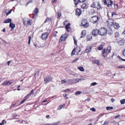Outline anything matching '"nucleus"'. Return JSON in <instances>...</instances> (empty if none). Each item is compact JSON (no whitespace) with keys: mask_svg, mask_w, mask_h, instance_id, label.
<instances>
[{"mask_svg":"<svg viewBox=\"0 0 125 125\" xmlns=\"http://www.w3.org/2000/svg\"><path fill=\"white\" fill-rule=\"evenodd\" d=\"M99 19L98 16H94L92 17L91 18V21L93 24L97 23Z\"/></svg>","mask_w":125,"mask_h":125,"instance_id":"1","label":"nucleus"},{"mask_svg":"<svg viewBox=\"0 0 125 125\" xmlns=\"http://www.w3.org/2000/svg\"><path fill=\"white\" fill-rule=\"evenodd\" d=\"M114 21L112 19H108L105 22V25L108 27L110 28L112 27L114 23Z\"/></svg>","mask_w":125,"mask_h":125,"instance_id":"2","label":"nucleus"},{"mask_svg":"<svg viewBox=\"0 0 125 125\" xmlns=\"http://www.w3.org/2000/svg\"><path fill=\"white\" fill-rule=\"evenodd\" d=\"M81 25L85 28H87L89 26V24L87 20L85 19H83L81 23Z\"/></svg>","mask_w":125,"mask_h":125,"instance_id":"3","label":"nucleus"},{"mask_svg":"<svg viewBox=\"0 0 125 125\" xmlns=\"http://www.w3.org/2000/svg\"><path fill=\"white\" fill-rule=\"evenodd\" d=\"M53 79V77L51 75H47L44 78V81L45 84H46L49 82L52 81Z\"/></svg>","mask_w":125,"mask_h":125,"instance_id":"4","label":"nucleus"},{"mask_svg":"<svg viewBox=\"0 0 125 125\" xmlns=\"http://www.w3.org/2000/svg\"><path fill=\"white\" fill-rule=\"evenodd\" d=\"M99 34L101 36H104L107 33V29L104 28H102L99 30Z\"/></svg>","mask_w":125,"mask_h":125,"instance_id":"5","label":"nucleus"},{"mask_svg":"<svg viewBox=\"0 0 125 125\" xmlns=\"http://www.w3.org/2000/svg\"><path fill=\"white\" fill-rule=\"evenodd\" d=\"M67 34H65L61 36L60 40H59V42L61 43L62 41H64L67 39Z\"/></svg>","mask_w":125,"mask_h":125,"instance_id":"6","label":"nucleus"},{"mask_svg":"<svg viewBox=\"0 0 125 125\" xmlns=\"http://www.w3.org/2000/svg\"><path fill=\"white\" fill-rule=\"evenodd\" d=\"M23 23L24 25L25 26H27L29 25H31L32 23V21L30 19L27 21L26 20H24Z\"/></svg>","mask_w":125,"mask_h":125,"instance_id":"7","label":"nucleus"},{"mask_svg":"<svg viewBox=\"0 0 125 125\" xmlns=\"http://www.w3.org/2000/svg\"><path fill=\"white\" fill-rule=\"evenodd\" d=\"M49 33L48 32H44L41 35V38L43 40H46L47 38Z\"/></svg>","mask_w":125,"mask_h":125,"instance_id":"8","label":"nucleus"},{"mask_svg":"<svg viewBox=\"0 0 125 125\" xmlns=\"http://www.w3.org/2000/svg\"><path fill=\"white\" fill-rule=\"evenodd\" d=\"M75 14L78 16H79L81 14L82 11L79 8H77L75 10Z\"/></svg>","mask_w":125,"mask_h":125,"instance_id":"9","label":"nucleus"},{"mask_svg":"<svg viewBox=\"0 0 125 125\" xmlns=\"http://www.w3.org/2000/svg\"><path fill=\"white\" fill-rule=\"evenodd\" d=\"M12 83V80H10L8 81H6L4 82L2 84V85H10Z\"/></svg>","mask_w":125,"mask_h":125,"instance_id":"10","label":"nucleus"},{"mask_svg":"<svg viewBox=\"0 0 125 125\" xmlns=\"http://www.w3.org/2000/svg\"><path fill=\"white\" fill-rule=\"evenodd\" d=\"M92 33L93 35L95 36H96L98 34H99V30L95 29L93 30L92 31Z\"/></svg>","mask_w":125,"mask_h":125,"instance_id":"11","label":"nucleus"},{"mask_svg":"<svg viewBox=\"0 0 125 125\" xmlns=\"http://www.w3.org/2000/svg\"><path fill=\"white\" fill-rule=\"evenodd\" d=\"M39 12V9L38 8H36L33 11L32 14L34 16H36L37 15Z\"/></svg>","mask_w":125,"mask_h":125,"instance_id":"12","label":"nucleus"},{"mask_svg":"<svg viewBox=\"0 0 125 125\" xmlns=\"http://www.w3.org/2000/svg\"><path fill=\"white\" fill-rule=\"evenodd\" d=\"M80 79H74L72 80V83L73 84L76 83L78 82L80 80H81Z\"/></svg>","mask_w":125,"mask_h":125,"instance_id":"13","label":"nucleus"},{"mask_svg":"<svg viewBox=\"0 0 125 125\" xmlns=\"http://www.w3.org/2000/svg\"><path fill=\"white\" fill-rule=\"evenodd\" d=\"M113 1L111 0H107V6L108 7H110L112 6L113 4Z\"/></svg>","mask_w":125,"mask_h":125,"instance_id":"14","label":"nucleus"},{"mask_svg":"<svg viewBox=\"0 0 125 125\" xmlns=\"http://www.w3.org/2000/svg\"><path fill=\"white\" fill-rule=\"evenodd\" d=\"M97 6L96 7V8L97 9V11H98L99 10H100L101 9H102V7H101V6L99 2L98 1L97 2Z\"/></svg>","mask_w":125,"mask_h":125,"instance_id":"15","label":"nucleus"},{"mask_svg":"<svg viewBox=\"0 0 125 125\" xmlns=\"http://www.w3.org/2000/svg\"><path fill=\"white\" fill-rule=\"evenodd\" d=\"M92 49L91 47L90 46H87L86 48L85 52L88 53L90 52Z\"/></svg>","mask_w":125,"mask_h":125,"instance_id":"16","label":"nucleus"},{"mask_svg":"<svg viewBox=\"0 0 125 125\" xmlns=\"http://www.w3.org/2000/svg\"><path fill=\"white\" fill-rule=\"evenodd\" d=\"M74 49H75V51L77 52V54L81 51V49L79 47H77L76 48H74Z\"/></svg>","mask_w":125,"mask_h":125,"instance_id":"17","label":"nucleus"},{"mask_svg":"<svg viewBox=\"0 0 125 125\" xmlns=\"http://www.w3.org/2000/svg\"><path fill=\"white\" fill-rule=\"evenodd\" d=\"M125 42V41L122 40L119 41L118 42V44L120 45H122L124 44Z\"/></svg>","mask_w":125,"mask_h":125,"instance_id":"18","label":"nucleus"},{"mask_svg":"<svg viewBox=\"0 0 125 125\" xmlns=\"http://www.w3.org/2000/svg\"><path fill=\"white\" fill-rule=\"evenodd\" d=\"M104 43H102L99 47L97 48V49L99 50H102L103 48V46L104 45Z\"/></svg>","mask_w":125,"mask_h":125,"instance_id":"19","label":"nucleus"},{"mask_svg":"<svg viewBox=\"0 0 125 125\" xmlns=\"http://www.w3.org/2000/svg\"><path fill=\"white\" fill-rule=\"evenodd\" d=\"M70 24L68 23V24H67L65 27L66 30L68 31H69L70 30H69L70 29Z\"/></svg>","mask_w":125,"mask_h":125,"instance_id":"20","label":"nucleus"},{"mask_svg":"<svg viewBox=\"0 0 125 125\" xmlns=\"http://www.w3.org/2000/svg\"><path fill=\"white\" fill-rule=\"evenodd\" d=\"M86 35V31L85 30H83L81 33V36L80 37V38H83Z\"/></svg>","mask_w":125,"mask_h":125,"instance_id":"21","label":"nucleus"},{"mask_svg":"<svg viewBox=\"0 0 125 125\" xmlns=\"http://www.w3.org/2000/svg\"><path fill=\"white\" fill-rule=\"evenodd\" d=\"M92 35L91 34L87 35V38L88 41H91L92 40Z\"/></svg>","mask_w":125,"mask_h":125,"instance_id":"22","label":"nucleus"},{"mask_svg":"<svg viewBox=\"0 0 125 125\" xmlns=\"http://www.w3.org/2000/svg\"><path fill=\"white\" fill-rule=\"evenodd\" d=\"M52 20V19L51 18L47 17L44 21V23H45L47 22H50Z\"/></svg>","mask_w":125,"mask_h":125,"instance_id":"23","label":"nucleus"},{"mask_svg":"<svg viewBox=\"0 0 125 125\" xmlns=\"http://www.w3.org/2000/svg\"><path fill=\"white\" fill-rule=\"evenodd\" d=\"M15 24H13L12 23L10 22L9 25V27L11 28V30H12V29H13L15 27Z\"/></svg>","mask_w":125,"mask_h":125,"instance_id":"24","label":"nucleus"},{"mask_svg":"<svg viewBox=\"0 0 125 125\" xmlns=\"http://www.w3.org/2000/svg\"><path fill=\"white\" fill-rule=\"evenodd\" d=\"M114 27L115 29H118L120 27L119 24L117 23H116L113 24Z\"/></svg>","mask_w":125,"mask_h":125,"instance_id":"25","label":"nucleus"},{"mask_svg":"<svg viewBox=\"0 0 125 125\" xmlns=\"http://www.w3.org/2000/svg\"><path fill=\"white\" fill-rule=\"evenodd\" d=\"M12 21L11 19L8 18L7 19L5 20L4 22V23H7L9 22H11Z\"/></svg>","mask_w":125,"mask_h":125,"instance_id":"26","label":"nucleus"},{"mask_svg":"<svg viewBox=\"0 0 125 125\" xmlns=\"http://www.w3.org/2000/svg\"><path fill=\"white\" fill-rule=\"evenodd\" d=\"M105 49H104L103 51V55L104 57H106L108 54V53L105 51Z\"/></svg>","mask_w":125,"mask_h":125,"instance_id":"27","label":"nucleus"},{"mask_svg":"<svg viewBox=\"0 0 125 125\" xmlns=\"http://www.w3.org/2000/svg\"><path fill=\"white\" fill-rule=\"evenodd\" d=\"M111 50V47L110 46H108L107 47V49H105V51L108 53L110 52Z\"/></svg>","mask_w":125,"mask_h":125,"instance_id":"28","label":"nucleus"},{"mask_svg":"<svg viewBox=\"0 0 125 125\" xmlns=\"http://www.w3.org/2000/svg\"><path fill=\"white\" fill-rule=\"evenodd\" d=\"M87 7V4L86 3H84L82 5H81V8L83 9H84L86 8Z\"/></svg>","mask_w":125,"mask_h":125,"instance_id":"29","label":"nucleus"},{"mask_svg":"<svg viewBox=\"0 0 125 125\" xmlns=\"http://www.w3.org/2000/svg\"><path fill=\"white\" fill-rule=\"evenodd\" d=\"M117 68L122 69L123 68H125V65H121L119 66H117L116 67Z\"/></svg>","mask_w":125,"mask_h":125,"instance_id":"30","label":"nucleus"},{"mask_svg":"<svg viewBox=\"0 0 125 125\" xmlns=\"http://www.w3.org/2000/svg\"><path fill=\"white\" fill-rule=\"evenodd\" d=\"M64 105H65V104H61L59 106L57 109V110H61Z\"/></svg>","mask_w":125,"mask_h":125,"instance_id":"31","label":"nucleus"},{"mask_svg":"<svg viewBox=\"0 0 125 125\" xmlns=\"http://www.w3.org/2000/svg\"><path fill=\"white\" fill-rule=\"evenodd\" d=\"M78 69L81 71H84V69L83 67L82 66H80L78 67Z\"/></svg>","mask_w":125,"mask_h":125,"instance_id":"32","label":"nucleus"},{"mask_svg":"<svg viewBox=\"0 0 125 125\" xmlns=\"http://www.w3.org/2000/svg\"><path fill=\"white\" fill-rule=\"evenodd\" d=\"M94 63H96L98 65H100V63L98 60H95L94 61Z\"/></svg>","mask_w":125,"mask_h":125,"instance_id":"33","label":"nucleus"},{"mask_svg":"<svg viewBox=\"0 0 125 125\" xmlns=\"http://www.w3.org/2000/svg\"><path fill=\"white\" fill-rule=\"evenodd\" d=\"M71 90L70 89H67L62 91L63 92H68Z\"/></svg>","mask_w":125,"mask_h":125,"instance_id":"34","label":"nucleus"},{"mask_svg":"<svg viewBox=\"0 0 125 125\" xmlns=\"http://www.w3.org/2000/svg\"><path fill=\"white\" fill-rule=\"evenodd\" d=\"M119 36V34L118 32H116L115 33V37L116 38H117Z\"/></svg>","mask_w":125,"mask_h":125,"instance_id":"35","label":"nucleus"},{"mask_svg":"<svg viewBox=\"0 0 125 125\" xmlns=\"http://www.w3.org/2000/svg\"><path fill=\"white\" fill-rule=\"evenodd\" d=\"M74 4L76 5L78 4L79 2V0H74Z\"/></svg>","mask_w":125,"mask_h":125,"instance_id":"36","label":"nucleus"},{"mask_svg":"<svg viewBox=\"0 0 125 125\" xmlns=\"http://www.w3.org/2000/svg\"><path fill=\"white\" fill-rule=\"evenodd\" d=\"M95 10L94 9H92L91 10V13L92 14H94L95 13Z\"/></svg>","mask_w":125,"mask_h":125,"instance_id":"37","label":"nucleus"},{"mask_svg":"<svg viewBox=\"0 0 125 125\" xmlns=\"http://www.w3.org/2000/svg\"><path fill=\"white\" fill-rule=\"evenodd\" d=\"M31 94L30 93L29 94H27L26 96L24 97V98H25L27 99L30 97L31 96Z\"/></svg>","mask_w":125,"mask_h":125,"instance_id":"38","label":"nucleus"},{"mask_svg":"<svg viewBox=\"0 0 125 125\" xmlns=\"http://www.w3.org/2000/svg\"><path fill=\"white\" fill-rule=\"evenodd\" d=\"M120 102L121 104H124L125 103V99H123L120 101Z\"/></svg>","mask_w":125,"mask_h":125,"instance_id":"39","label":"nucleus"},{"mask_svg":"<svg viewBox=\"0 0 125 125\" xmlns=\"http://www.w3.org/2000/svg\"><path fill=\"white\" fill-rule=\"evenodd\" d=\"M82 93V92L80 91H78L75 92V94L76 95H79L80 94Z\"/></svg>","mask_w":125,"mask_h":125,"instance_id":"40","label":"nucleus"},{"mask_svg":"<svg viewBox=\"0 0 125 125\" xmlns=\"http://www.w3.org/2000/svg\"><path fill=\"white\" fill-rule=\"evenodd\" d=\"M75 52H76L75 51V49H74L72 52L71 55L73 56L74 55Z\"/></svg>","mask_w":125,"mask_h":125,"instance_id":"41","label":"nucleus"},{"mask_svg":"<svg viewBox=\"0 0 125 125\" xmlns=\"http://www.w3.org/2000/svg\"><path fill=\"white\" fill-rule=\"evenodd\" d=\"M91 7L94 8H96V5L94 3L92 4L91 6Z\"/></svg>","mask_w":125,"mask_h":125,"instance_id":"42","label":"nucleus"},{"mask_svg":"<svg viewBox=\"0 0 125 125\" xmlns=\"http://www.w3.org/2000/svg\"><path fill=\"white\" fill-rule=\"evenodd\" d=\"M113 107H112L108 106L106 107V109L107 110H109L113 109Z\"/></svg>","mask_w":125,"mask_h":125,"instance_id":"43","label":"nucleus"},{"mask_svg":"<svg viewBox=\"0 0 125 125\" xmlns=\"http://www.w3.org/2000/svg\"><path fill=\"white\" fill-rule=\"evenodd\" d=\"M24 99L23 100H22L19 104H18V105H20L21 104H22L24 102L26 101V100L27 99L26 98H24Z\"/></svg>","mask_w":125,"mask_h":125,"instance_id":"44","label":"nucleus"},{"mask_svg":"<svg viewBox=\"0 0 125 125\" xmlns=\"http://www.w3.org/2000/svg\"><path fill=\"white\" fill-rule=\"evenodd\" d=\"M60 122H57L54 123L53 124H51V125H59Z\"/></svg>","mask_w":125,"mask_h":125,"instance_id":"45","label":"nucleus"},{"mask_svg":"<svg viewBox=\"0 0 125 125\" xmlns=\"http://www.w3.org/2000/svg\"><path fill=\"white\" fill-rule=\"evenodd\" d=\"M29 41L28 42V44L29 45L30 44V42L31 39V36H29Z\"/></svg>","mask_w":125,"mask_h":125,"instance_id":"46","label":"nucleus"},{"mask_svg":"<svg viewBox=\"0 0 125 125\" xmlns=\"http://www.w3.org/2000/svg\"><path fill=\"white\" fill-rule=\"evenodd\" d=\"M12 10V9H11L10 11H9L8 13L7 12H6V14L7 16H8L9 15V14L10 13Z\"/></svg>","mask_w":125,"mask_h":125,"instance_id":"47","label":"nucleus"},{"mask_svg":"<svg viewBox=\"0 0 125 125\" xmlns=\"http://www.w3.org/2000/svg\"><path fill=\"white\" fill-rule=\"evenodd\" d=\"M79 59V58H77L76 59H74L73 61H72V63H73L74 62H76L77 61H78Z\"/></svg>","mask_w":125,"mask_h":125,"instance_id":"48","label":"nucleus"},{"mask_svg":"<svg viewBox=\"0 0 125 125\" xmlns=\"http://www.w3.org/2000/svg\"><path fill=\"white\" fill-rule=\"evenodd\" d=\"M73 40L74 44L76 45H77V41L75 39L74 37L73 38Z\"/></svg>","mask_w":125,"mask_h":125,"instance_id":"49","label":"nucleus"},{"mask_svg":"<svg viewBox=\"0 0 125 125\" xmlns=\"http://www.w3.org/2000/svg\"><path fill=\"white\" fill-rule=\"evenodd\" d=\"M102 1L104 3L105 5H106L107 4V0H102Z\"/></svg>","mask_w":125,"mask_h":125,"instance_id":"50","label":"nucleus"},{"mask_svg":"<svg viewBox=\"0 0 125 125\" xmlns=\"http://www.w3.org/2000/svg\"><path fill=\"white\" fill-rule=\"evenodd\" d=\"M67 81L65 79L62 80L61 81V82L62 83H64L66 82Z\"/></svg>","mask_w":125,"mask_h":125,"instance_id":"51","label":"nucleus"},{"mask_svg":"<svg viewBox=\"0 0 125 125\" xmlns=\"http://www.w3.org/2000/svg\"><path fill=\"white\" fill-rule=\"evenodd\" d=\"M97 84V83L94 82L91 83V85L92 86H94Z\"/></svg>","mask_w":125,"mask_h":125,"instance_id":"52","label":"nucleus"},{"mask_svg":"<svg viewBox=\"0 0 125 125\" xmlns=\"http://www.w3.org/2000/svg\"><path fill=\"white\" fill-rule=\"evenodd\" d=\"M61 12L59 13L58 14L57 16H58V18H59L61 16Z\"/></svg>","mask_w":125,"mask_h":125,"instance_id":"53","label":"nucleus"},{"mask_svg":"<svg viewBox=\"0 0 125 125\" xmlns=\"http://www.w3.org/2000/svg\"><path fill=\"white\" fill-rule=\"evenodd\" d=\"M90 110L94 112L95 111H96L95 109L94 108H91L90 109Z\"/></svg>","mask_w":125,"mask_h":125,"instance_id":"54","label":"nucleus"},{"mask_svg":"<svg viewBox=\"0 0 125 125\" xmlns=\"http://www.w3.org/2000/svg\"><path fill=\"white\" fill-rule=\"evenodd\" d=\"M123 55L125 57V49H124L123 51Z\"/></svg>","mask_w":125,"mask_h":125,"instance_id":"55","label":"nucleus"},{"mask_svg":"<svg viewBox=\"0 0 125 125\" xmlns=\"http://www.w3.org/2000/svg\"><path fill=\"white\" fill-rule=\"evenodd\" d=\"M33 2V1L32 0H29L28 2V3H27V5H28V4H29V3H32Z\"/></svg>","mask_w":125,"mask_h":125,"instance_id":"56","label":"nucleus"},{"mask_svg":"<svg viewBox=\"0 0 125 125\" xmlns=\"http://www.w3.org/2000/svg\"><path fill=\"white\" fill-rule=\"evenodd\" d=\"M67 21L66 20H65L64 21L63 23V25H66V24L67 23Z\"/></svg>","mask_w":125,"mask_h":125,"instance_id":"57","label":"nucleus"},{"mask_svg":"<svg viewBox=\"0 0 125 125\" xmlns=\"http://www.w3.org/2000/svg\"><path fill=\"white\" fill-rule=\"evenodd\" d=\"M116 13L115 12H113L112 14V16H113L114 15H116Z\"/></svg>","mask_w":125,"mask_h":125,"instance_id":"58","label":"nucleus"},{"mask_svg":"<svg viewBox=\"0 0 125 125\" xmlns=\"http://www.w3.org/2000/svg\"><path fill=\"white\" fill-rule=\"evenodd\" d=\"M4 122H5V123H6V121H5L4 120H3L2 121V122L1 123L2 124H3V125H4L5 123H4Z\"/></svg>","mask_w":125,"mask_h":125,"instance_id":"59","label":"nucleus"},{"mask_svg":"<svg viewBox=\"0 0 125 125\" xmlns=\"http://www.w3.org/2000/svg\"><path fill=\"white\" fill-rule=\"evenodd\" d=\"M109 123L108 122L106 121H105L103 124V125H106L108 123Z\"/></svg>","mask_w":125,"mask_h":125,"instance_id":"60","label":"nucleus"},{"mask_svg":"<svg viewBox=\"0 0 125 125\" xmlns=\"http://www.w3.org/2000/svg\"><path fill=\"white\" fill-rule=\"evenodd\" d=\"M120 116V115H118L116 116L115 117V118H119Z\"/></svg>","mask_w":125,"mask_h":125,"instance_id":"61","label":"nucleus"},{"mask_svg":"<svg viewBox=\"0 0 125 125\" xmlns=\"http://www.w3.org/2000/svg\"><path fill=\"white\" fill-rule=\"evenodd\" d=\"M57 2V0H54L52 1V3H56Z\"/></svg>","mask_w":125,"mask_h":125,"instance_id":"62","label":"nucleus"},{"mask_svg":"<svg viewBox=\"0 0 125 125\" xmlns=\"http://www.w3.org/2000/svg\"><path fill=\"white\" fill-rule=\"evenodd\" d=\"M11 61H10L8 62L7 63H8V65L9 66V65L11 63Z\"/></svg>","mask_w":125,"mask_h":125,"instance_id":"63","label":"nucleus"},{"mask_svg":"<svg viewBox=\"0 0 125 125\" xmlns=\"http://www.w3.org/2000/svg\"><path fill=\"white\" fill-rule=\"evenodd\" d=\"M115 100L114 99L112 98L111 100V101L112 102H113L115 101Z\"/></svg>","mask_w":125,"mask_h":125,"instance_id":"64","label":"nucleus"}]
</instances>
